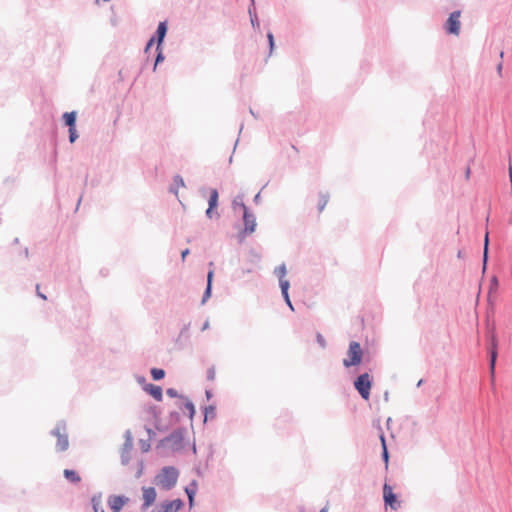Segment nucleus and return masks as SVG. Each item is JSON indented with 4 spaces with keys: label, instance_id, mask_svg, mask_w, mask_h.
I'll return each instance as SVG.
<instances>
[{
    "label": "nucleus",
    "instance_id": "obj_1",
    "mask_svg": "<svg viewBox=\"0 0 512 512\" xmlns=\"http://www.w3.org/2000/svg\"><path fill=\"white\" fill-rule=\"evenodd\" d=\"M186 428L178 427L169 435L159 440L155 449L160 456H166L168 451L173 453L180 452L184 447V436Z\"/></svg>",
    "mask_w": 512,
    "mask_h": 512
},
{
    "label": "nucleus",
    "instance_id": "obj_2",
    "mask_svg": "<svg viewBox=\"0 0 512 512\" xmlns=\"http://www.w3.org/2000/svg\"><path fill=\"white\" fill-rule=\"evenodd\" d=\"M179 477V471L174 466H165L157 474L155 480L156 484L162 489L169 491L174 488L177 484Z\"/></svg>",
    "mask_w": 512,
    "mask_h": 512
},
{
    "label": "nucleus",
    "instance_id": "obj_3",
    "mask_svg": "<svg viewBox=\"0 0 512 512\" xmlns=\"http://www.w3.org/2000/svg\"><path fill=\"white\" fill-rule=\"evenodd\" d=\"M486 339L488 342L487 349L489 354V369L493 376L495 373V366L498 357V338L494 326L489 328Z\"/></svg>",
    "mask_w": 512,
    "mask_h": 512
},
{
    "label": "nucleus",
    "instance_id": "obj_4",
    "mask_svg": "<svg viewBox=\"0 0 512 512\" xmlns=\"http://www.w3.org/2000/svg\"><path fill=\"white\" fill-rule=\"evenodd\" d=\"M347 358L343 359V365L345 368H350L352 366H358L362 363L363 360V350L361 345L357 341H351L349 343Z\"/></svg>",
    "mask_w": 512,
    "mask_h": 512
},
{
    "label": "nucleus",
    "instance_id": "obj_5",
    "mask_svg": "<svg viewBox=\"0 0 512 512\" xmlns=\"http://www.w3.org/2000/svg\"><path fill=\"white\" fill-rule=\"evenodd\" d=\"M50 434L57 438L56 451L64 452L69 447L68 434L66 431V422L60 420L56 423V426L51 430Z\"/></svg>",
    "mask_w": 512,
    "mask_h": 512
},
{
    "label": "nucleus",
    "instance_id": "obj_6",
    "mask_svg": "<svg viewBox=\"0 0 512 512\" xmlns=\"http://www.w3.org/2000/svg\"><path fill=\"white\" fill-rule=\"evenodd\" d=\"M373 379L368 372L358 375L353 384L362 399L369 400Z\"/></svg>",
    "mask_w": 512,
    "mask_h": 512
},
{
    "label": "nucleus",
    "instance_id": "obj_7",
    "mask_svg": "<svg viewBox=\"0 0 512 512\" xmlns=\"http://www.w3.org/2000/svg\"><path fill=\"white\" fill-rule=\"evenodd\" d=\"M232 209L235 215L241 216L243 218L244 224H254L255 217L251 214L244 204L243 197L237 196L234 198L232 202Z\"/></svg>",
    "mask_w": 512,
    "mask_h": 512
},
{
    "label": "nucleus",
    "instance_id": "obj_8",
    "mask_svg": "<svg viewBox=\"0 0 512 512\" xmlns=\"http://www.w3.org/2000/svg\"><path fill=\"white\" fill-rule=\"evenodd\" d=\"M460 11H454L450 14L446 24L445 29L446 32L453 35H459L461 22H460Z\"/></svg>",
    "mask_w": 512,
    "mask_h": 512
},
{
    "label": "nucleus",
    "instance_id": "obj_9",
    "mask_svg": "<svg viewBox=\"0 0 512 512\" xmlns=\"http://www.w3.org/2000/svg\"><path fill=\"white\" fill-rule=\"evenodd\" d=\"M383 498L385 505L389 506L392 510H397L400 507L397 495L392 491V487L386 483L383 486Z\"/></svg>",
    "mask_w": 512,
    "mask_h": 512
},
{
    "label": "nucleus",
    "instance_id": "obj_10",
    "mask_svg": "<svg viewBox=\"0 0 512 512\" xmlns=\"http://www.w3.org/2000/svg\"><path fill=\"white\" fill-rule=\"evenodd\" d=\"M128 501L129 498L125 495H110L107 503L112 512H121Z\"/></svg>",
    "mask_w": 512,
    "mask_h": 512
},
{
    "label": "nucleus",
    "instance_id": "obj_11",
    "mask_svg": "<svg viewBox=\"0 0 512 512\" xmlns=\"http://www.w3.org/2000/svg\"><path fill=\"white\" fill-rule=\"evenodd\" d=\"M156 490L154 487H144L143 488V504L141 506L142 510L150 507L156 500Z\"/></svg>",
    "mask_w": 512,
    "mask_h": 512
},
{
    "label": "nucleus",
    "instance_id": "obj_12",
    "mask_svg": "<svg viewBox=\"0 0 512 512\" xmlns=\"http://www.w3.org/2000/svg\"><path fill=\"white\" fill-rule=\"evenodd\" d=\"M163 512H178L184 506V501L180 498L174 500H166L162 502Z\"/></svg>",
    "mask_w": 512,
    "mask_h": 512
},
{
    "label": "nucleus",
    "instance_id": "obj_13",
    "mask_svg": "<svg viewBox=\"0 0 512 512\" xmlns=\"http://www.w3.org/2000/svg\"><path fill=\"white\" fill-rule=\"evenodd\" d=\"M143 390L151 395L156 401H162L163 390L161 386L148 383L143 386Z\"/></svg>",
    "mask_w": 512,
    "mask_h": 512
},
{
    "label": "nucleus",
    "instance_id": "obj_14",
    "mask_svg": "<svg viewBox=\"0 0 512 512\" xmlns=\"http://www.w3.org/2000/svg\"><path fill=\"white\" fill-rule=\"evenodd\" d=\"M218 197H219L218 191L216 189H212L210 191L209 200H208L209 207L206 211V214L210 219H213L214 213L217 214L214 210L218 205Z\"/></svg>",
    "mask_w": 512,
    "mask_h": 512
},
{
    "label": "nucleus",
    "instance_id": "obj_15",
    "mask_svg": "<svg viewBox=\"0 0 512 512\" xmlns=\"http://www.w3.org/2000/svg\"><path fill=\"white\" fill-rule=\"evenodd\" d=\"M379 429H380V431H382L381 427H379ZM380 441H381V449H382L381 457H382L383 462L385 463V467L388 468L389 451H388V447H387V443H386V438H385L383 432L380 433Z\"/></svg>",
    "mask_w": 512,
    "mask_h": 512
},
{
    "label": "nucleus",
    "instance_id": "obj_16",
    "mask_svg": "<svg viewBox=\"0 0 512 512\" xmlns=\"http://www.w3.org/2000/svg\"><path fill=\"white\" fill-rule=\"evenodd\" d=\"M91 505L94 512H105L102 508V493L97 492L91 497Z\"/></svg>",
    "mask_w": 512,
    "mask_h": 512
},
{
    "label": "nucleus",
    "instance_id": "obj_17",
    "mask_svg": "<svg viewBox=\"0 0 512 512\" xmlns=\"http://www.w3.org/2000/svg\"><path fill=\"white\" fill-rule=\"evenodd\" d=\"M64 478L74 484H77L81 481L80 475L73 469H65L63 471Z\"/></svg>",
    "mask_w": 512,
    "mask_h": 512
},
{
    "label": "nucleus",
    "instance_id": "obj_18",
    "mask_svg": "<svg viewBox=\"0 0 512 512\" xmlns=\"http://www.w3.org/2000/svg\"><path fill=\"white\" fill-rule=\"evenodd\" d=\"M184 400L185 402L183 404H179L178 407L179 409H186L188 411V417L190 418V420H192L196 413L195 405L187 397Z\"/></svg>",
    "mask_w": 512,
    "mask_h": 512
},
{
    "label": "nucleus",
    "instance_id": "obj_19",
    "mask_svg": "<svg viewBox=\"0 0 512 512\" xmlns=\"http://www.w3.org/2000/svg\"><path fill=\"white\" fill-rule=\"evenodd\" d=\"M257 226H243V229L237 234V240L239 244H242L245 238L254 233Z\"/></svg>",
    "mask_w": 512,
    "mask_h": 512
},
{
    "label": "nucleus",
    "instance_id": "obj_20",
    "mask_svg": "<svg viewBox=\"0 0 512 512\" xmlns=\"http://www.w3.org/2000/svg\"><path fill=\"white\" fill-rule=\"evenodd\" d=\"M488 252H489V231H485L484 238V249H483V270L486 269V265L488 262Z\"/></svg>",
    "mask_w": 512,
    "mask_h": 512
},
{
    "label": "nucleus",
    "instance_id": "obj_21",
    "mask_svg": "<svg viewBox=\"0 0 512 512\" xmlns=\"http://www.w3.org/2000/svg\"><path fill=\"white\" fill-rule=\"evenodd\" d=\"M204 414V423H206L209 419H213L216 417V406L208 405L203 408Z\"/></svg>",
    "mask_w": 512,
    "mask_h": 512
},
{
    "label": "nucleus",
    "instance_id": "obj_22",
    "mask_svg": "<svg viewBox=\"0 0 512 512\" xmlns=\"http://www.w3.org/2000/svg\"><path fill=\"white\" fill-rule=\"evenodd\" d=\"M63 120L65 122V124L67 126H69V128H74L75 127V122H76V112H66L63 114Z\"/></svg>",
    "mask_w": 512,
    "mask_h": 512
},
{
    "label": "nucleus",
    "instance_id": "obj_23",
    "mask_svg": "<svg viewBox=\"0 0 512 512\" xmlns=\"http://www.w3.org/2000/svg\"><path fill=\"white\" fill-rule=\"evenodd\" d=\"M151 377L154 381H160L165 377V370L162 368H151L150 370Z\"/></svg>",
    "mask_w": 512,
    "mask_h": 512
},
{
    "label": "nucleus",
    "instance_id": "obj_24",
    "mask_svg": "<svg viewBox=\"0 0 512 512\" xmlns=\"http://www.w3.org/2000/svg\"><path fill=\"white\" fill-rule=\"evenodd\" d=\"M167 32V25L166 22H160L157 28V35H158V46L161 45L165 35Z\"/></svg>",
    "mask_w": 512,
    "mask_h": 512
},
{
    "label": "nucleus",
    "instance_id": "obj_25",
    "mask_svg": "<svg viewBox=\"0 0 512 512\" xmlns=\"http://www.w3.org/2000/svg\"><path fill=\"white\" fill-rule=\"evenodd\" d=\"M328 201H329L328 193H323L322 192V193L319 194L317 205H318V210L320 212L324 210V208L327 205Z\"/></svg>",
    "mask_w": 512,
    "mask_h": 512
},
{
    "label": "nucleus",
    "instance_id": "obj_26",
    "mask_svg": "<svg viewBox=\"0 0 512 512\" xmlns=\"http://www.w3.org/2000/svg\"><path fill=\"white\" fill-rule=\"evenodd\" d=\"M198 489V483L196 480H192L189 485L185 487V493L188 496H195Z\"/></svg>",
    "mask_w": 512,
    "mask_h": 512
},
{
    "label": "nucleus",
    "instance_id": "obj_27",
    "mask_svg": "<svg viewBox=\"0 0 512 512\" xmlns=\"http://www.w3.org/2000/svg\"><path fill=\"white\" fill-rule=\"evenodd\" d=\"M185 185H184V180L181 176L177 175L174 177V184L173 186L171 187V191L175 194L178 193V190L180 188H183Z\"/></svg>",
    "mask_w": 512,
    "mask_h": 512
},
{
    "label": "nucleus",
    "instance_id": "obj_28",
    "mask_svg": "<svg viewBox=\"0 0 512 512\" xmlns=\"http://www.w3.org/2000/svg\"><path fill=\"white\" fill-rule=\"evenodd\" d=\"M131 450L132 449L126 448L125 444H123L122 451H121V464L122 465H127L130 462V452H131Z\"/></svg>",
    "mask_w": 512,
    "mask_h": 512
},
{
    "label": "nucleus",
    "instance_id": "obj_29",
    "mask_svg": "<svg viewBox=\"0 0 512 512\" xmlns=\"http://www.w3.org/2000/svg\"><path fill=\"white\" fill-rule=\"evenodd\" d=\"M286 274H287V268H286V264L285 263H282L281 265H279L278 267H276L274 269V275L278 279L285 278Z\"/></svg>",
    "mask_w": 512,
    "mask_h": 512
},
{
    "label": "nucleus",
    "instance_id": "obj_30",
    "mask_svg": "<svg viewBox=\"0 0 512 512\" xmlns=\"http://www.w3.org/2000/svg\"><path fill=\"white\" fill-rule=\"evenodd\" d=\"M279 280V286L281 289V294H287L289 293L290 288V282L286 278L278 279Z\"/></svg>",
    "mask_w": 512,
    "mask_h": 512
},
{
    "label": "nucleus",
    "instance_id": "obj_31",
    "mask_svg": "<svg viewBox=\"0 0 512 512\" xmlns=\"http://www.w3.org/2000/svg\"><path fill=\"white\" fill-rule=\"evenodd\" d=\"M124 438H125V441H124L125 447L128 449H132L133 448V437H132V433L130 430L125 431Z\"/></svg>",
    "mask_w": 512,
    "mask_h": 512
},
{
    "label": "nucleus",
    "instance_id": "obj_32",
    "mask_svg": "<svg viewBox=\"0 0 512 512\" xmlns=\"http://www.w3.org/2000/svg\"><path fill=\"white\" fill-rule=\"evenodd\" d=\"M181 415L177 411H171L169 413V425H174L180 422Z\"/></svg>",
    "mask_w": 512,
    "mask_h": 512
},
{
    "label": "nucleus",
    "instance_id": "obj_33",
    "mask_svg": "<svg viewBox=\"0 0 512 512\" xmlns=\"http://www.w3.org/2000/svg\"><path fill=\"white\" fill-rule=\"evenodd\" d=\"M189 328H190V323L188 324H185L181 331H180V334L176 340V342H180V340L184 337L185 339H188L189 338Z\"/></svg>",
    "mask_w": 512,
    "mask_h": 512
},
{
    "label": "nucleus",
    "instance_id": "obj_34",
    "mask_svg": "<svg viewBox=\"0 0 512 512\" xmlns=\"http://www.w3.org/2000/svg\"><path fill=\"white\" fill-rule=\"evenodd\" d=\"M166 394L171 398L186 399V396L179 394L178 391L174 388H168L166 390Z\"/></svg>",
    "mask_w": 512,
    "mask_h": 512
},
{
    "label": "nucleus",
    "instance_id": "obj_35",
    "mask_svg": "<svg viewBox=\"0 0 512 512\" xmlns=\"http://www.w3.org/2000/svg\"><path fill=\"white\" fill-rule=\"evenodd\" d=\"M211 294H212V286L206 285V288L204 290L202 300H201L202 305L205 304L206 301L211 297Z\"/></svg>",
    "mask_w": 512,
    "mask_h": 512
},
{
    "label": "nucleus",
    "instance_id": "obj_36",
    "mask_svg": "<svg viewBox=\"0 0 512 512\" xmlns=\"http://www.w3.org/2000/svg\"><path fill=\"white\" fill-rule=\"evenodd\" d=\"M498 286H499L498 278L496 276H493L490 280L489 293L497 291Z\"/></svg>",
    "mask_w": 512,
    "mask_h": 512
},
{
    "label": "nucleus",
    "instance_id": "obj_37",
    "mask_svg": "<svg viewBox=\"0 0 512 512\" xmlns=\"http://www.w3.org/2000/svg\"><path fill=\"white\" fill-rule=\"evenodd\" d=\"M140 448L143 453H147L151 449L150 440H140Z\"/></svg>",
    "mask_w": 512,
    "mask_h": 512
},
{
    "label": "nucleus",
    "instance_id": "obj_38",
    "mask_svg": "<svg viewBox=\"0 0 512 512\" xmlns=\"http://www.w3.org/2000/svg\"><path fill=\"white\" fill-rule=\"evenodd\" d=\"M316 341L321 348H323V349L326 348V346H327L326 340L323 337V335L319 332L316 334Z\"/></svg>",
    "mask_w": 512,
    "mask_h": 512
},
{
    "label": "nucleus",
    "instance_id": "obj_39",
    "mask_svg": "<svg viewBox=\"0 0 512 512\" xmlns=\"http://www.w3.org/2000/svg\"><path fill=\"white\" fill-rule=\"evenodd\" d=\"M78 138V134L76 132L75 127L69 128V140L71 143L75 142V140Z\"/></svg>",
    "mask_w": 512,
    "mask_h": 512
},
{
    "label": "nucleus",
    "instance_id": "obj_40",
    "mask_svg": "<svg viewBox=\"0 0 512 512\" xmlns=\"http://www.w3.org/2000/svg\"><path fill=\"white\" fill-rule=\"evenodd\" d=\"M282 297L286 303V305L290 308L291 311H294V306L291 302V299H290V296H289V293L287 294H282Z\"/></svg>",
    "mask_w": 512,
    "mask_h": 512
},
{
    "label": "nucleus",
    "instance_id": "obj_41",
    "mask_svg": "<svg viewBox=\"0 0 512 512\" xmlns=\"http://www.w3.org/2000/svg\"><path fill=\"white\" fill-rule=\"evenodd\" d=\"M215 379V368L212 366L207 370V380L213 381Z\"/></svg>",
    "mask_w": 512,
    "mask_h": 512
},
{
    "label": "nucleus",
    "instance_id": "obj_42",
    "mask_svg": "<svg viewBox=\"0 0 512 512\" xmlns=\"http://www.w3.org/2000/svg\"><path fill=\"white\" fill-rule=\"evenodd\" d=\"M213 278H214V269H209V271L207 273V285L212 286Z\"/></svg>",
    "mask_w": 512,
    "mask_h": 512
},
{
    "label": "nucleus",
    "instance_id": "obj_43",
    "mask_svg": "<svg viewBox=\"0 0 512 512\" xmlns=\"http://www.w3.org/2000/svg\"><path fill=\"white\" fill-rule=\"evenodd\" d=\"M146 432H147V434H148V436H149V439H148V440H151V439H152V438H154V437H155V435H156V433L154 432V430H153V429H151V428H148V427L146 428Z\"/></svg>",
    "mask_w": 512,
    "mask_h": 512
},
{
    "label": "nucleus",
    "instance_id": "obj_44",
    "mask_svg": "<svg viewBox=\"0 0 512 512\" xmlns=\"http://www.w3.org/2000/svg\"><path fill=\"white\" fill-rule=\"evenodd\" d=\"M195 504V496H188V505H189V508H193Z\"/></svg>",
    "mask_w": 512,
    "mask_h": 512
},
{
    "label": "nucleus",
    "instance_id": "obj_45",
    "mask_svg": "<svg viewBox=\"0 0 512 512\" xmlns=\"http://www.w3.org/2000/svg\"><path fill=\"white\" fill-rule=\"evenodd\" d=\"M190 253V250L188 248L184 249L182 252H181V259L182 261L184 262L185 261V258L186 256Z\"/></svg>",
    "mask_w": 512,
    "mask_h": 512
},
{
    "label": "nucleus",
    "instance_id": "obj_46",
    "mask_svg": "<svg viewBox=\"0 0 512 512\" xmlns=\"http://www.w3.org/2000/svg\"><path fill=\"white\" fill-rule=\"evenodd\" d=\"M20 254L23 255L26 259L29 257V250L27 247L23 248L21 251H20Z\"/></svg>",
    "mask_w": 512,
    "mask_h": 512
},
{
    "label": "nucleus",
    "instance_id": "obj_47",
    "mask_svg": "<svg viewBox=\"0 0 512 512\" xmlns=\"http://www.w3.org/2000/svg\"><path fill=\"white\" fill-rule=\"evenodd\" d=\"M36 291H37V296H38V297H40V298H42V299H44V300H46V299H47L46 295H45V294H43V293H41V292L39 291V285H38V284L36 285Z\"/></svg>",
    "mask_w": 512,
    "mask_h": 512
},
{
    "label": "nucleus",
    "instance_id": "obj_48",
    "mask_svg": "<svg viewBox=\"0 0 512 512\" xmlns=\"http://www.w3.org/2000/svg\"><path fill=\"white\" fill-rule=\"evenodd\" d=\"M155 427L160 432L166 431L168 429V425L167 426H161L159 424H156Z\"/></svg>",
    "mask_w": 512,
    "mask_h": 512
},
{
    "label": "nucleus",
    "instance_id": "obj_49",
    "mask_svg": "<svg viewBox=\"0 0 512 512\" xmlns=\"http://www.w3.org/2000/svg\"><path fill=\"white\" fill-rule=\"evenodd\" d=\"M268 39H269V43H270V48L272 49L273 46H274V39H273V35L272 33H268Z\"/></svg>",
    "mask_w": 512,
    "mask_h": 512
},
{
    "label": "nucleus",
    "instance_id": "obj_50",
    "mask_svg": "<svg viewBox=\"0 0 512 512\" xmlns=\"http://www.w3.org/2000/svg\"><path fill=\"white\" fill-rule=\"evenodd\" d=\"M209 326H210V324H209V320H206V321L203 323L201 330H202V331H205V330H207V329L209 328Z\"/></svg>",
    "mask_w": 512,
    "mask_h": 512
},
{
    "label": "nucleus",
    "instance_id": "obj_51",
    "mask_svg": "<svg viewBox=\"0 0 512 512\" xmlns=\"http://www.w3.org/2000/svg\"><path fill=\"white\" fill-rule=\"evenodd\" d=\"M508 171H509V178H510V183H511V188H512V166H511V164H509Z\"/></svg>",
    "mask_w": 512,
    "mask_h": 512
},
{
    "label": "nucleus",
    "instance_id": "obj_52",
    "mask_svg": "<svg viewBox=\"0 0 512 512\" xmlns=\"http://www.w3.org/2000/svg\"><path fill=\"white\" fill-rule=\"evenodd\" d=\"M250 253L252 255V258H254L256 261L260 260V256L256 253H254L253 250H251Z\"/></svg>",
    "mask_w": 512,
    "mask_h": 512
},
{
    "label": "nucleus",
    "instance_id": "obj_53",
    "mask_svg": "<svg viewBox=\"0 0 512 512\" xmlns=\"http://www.w3.org/2000/svg\"><path fill=\"white\" fill-rule=\"evenodd\" d=\"M205 395H206V398H207L208 400H209V399H211V397H212V391H211V390H206V391H205Z\"/></svg>",
    "mask_w": 512,
    "mask_h": 512
},
{
    "label": "nucleus",
    "instance_id": "obj_54",
    "mask_svg": "<svg viewBox=\"0 0 512 512\" xmlns=\"http://www.w3.org/2000/svg\"><path fill=\"white\" fill-rule=\"evenodd\" d=\"M137 380H138V382H139L140 384H141V383H145V382H146V379H145V377H144V376H138V377H137Z\"/></svg>",
    "mask_w": 512,
    "mask_h": 512
},
{
    "label": "nucleus",
    "instance_id": "obj_55",
    "mask_svg": "<svg viewBox=\"0 0 512 512\" xmlns=\"http://www.w3.org/2000/svg\"><path fill=\"white\" fill-rule=\"evenodd\" d=\"M154 39H150V41L147 44L146 50L150 49V47L153 45Z\"/></svg>",
    "mask_w": 512,
    "mask_h": 512
},
{
    "label": "nucleus",
    "instance_id": "obj_56",
    "mask_svg": "<svg viewBox=\"0 0 512 512\" xmlns=\"http://www.w3.org/2000/svg\"><path fill=\"white\" fill-rule=\"evenodd\" d=\"M152 413H153V415H154L155 419H157V417H158V416H157V410H156V407H153V408H152Z\"/></svg>",
    "mask_w": 512,
    "mask_h": 512
},
{
    "label": "nucleus",
    "instance_id": "obj_57",
    "mask_svg": "<svg viewBox=\"0 0 512 512\" xmlns=\"http://www.w3.org/2000/svg\"><path fill=\"white\" fill-rule=\"evenodd\" d=\"M151 512H163L162 506L160 508H155Z\"/></svg>",
    "mask_w": 512,
    "mask_h": 512
},
{
    "label": "nucleus",
    "instance_id": "obj_58",
    "mask_svg": "<svg viewBox=\"0 0 512 512\" xmlns=\"http://www.w3.org/2000/svg\"><path fill=\"white\" fill-rule=\"evenodd\" d=\"M423 382H424V380H423V379H420V380L418 381V383H417V387L422 386Z\"/></svg>",
    "mask_w": 512,
    "mask_h": 512
},
{
    "label": "nucleus",
    "instance_id": "obj_59",
    "mask_svg": "<svg viewBox=\"0 0 512 512\" xmlns=\"http://www.w3.org/2000/svg\"><path fill=\"white\" fill-rule=\"evenodd\" d=\"M498 73L500 74L502 71V64L500 63L497 67Z\"/></svg>",
    "mask_w": 512,
    "mask_h": 512
},
{
    "label": "nucleus",
    "instance_id": "obj_60",
    "mask_svg": "<svg viewBox=\"0 0 512 512\" xmlns=\"http://www.w3.org/2000/svg\"><path fill=\"white\" fill-rule=\"evenodd\" d=\"M391 421H392V419H391V417H389V418L387 419V421H386V424H387V426H388V427H389V425L391 424Z\"/></svg>",
    "mask_w": 512,
    "mask_h": 512
},
{
    "label": "nucleus",
    "instance_id": "obj_61",
    "mask_svg": "<svg viewBox=\"0 0 512 512\" xmlns=\"http://www.w3.org/2000/svg\"><path fill=\"white\" fill-rule=\"evenodd\" d=\"M196 451H197V449H196V445H195V444H193V446H192V452H193L194 454H196Z\"/></svg>",
    "mask_w": 512,
    "mask_h": 512
},
{
    "label": "nucleus",
    "instance_id": "obj_62",
    "mask_svg": "<svg viewBox=\"0 0 512 512\" xmlns=\"http://www.w3.org/2000/svg\"><path fill=\"white\" fill-rule=\"evenodd\" d=\"M18 243H19V238H17V237H16V238H14V239H13V244H18Z\"/></svg>",
    "mask_w": 512,
    "mask_h": 512
},
{
    "label": "nucleus",
    "instance_id": "obj_63",
    "mask_svg": "<svg viewBox=\"0 0 512 512\" xmlns=\"http://www.w3.org/2000/svg\"><path fill=\"white\" fill-rule=\"evenodd\" d=\"M328 511V508L327 507H323L322 509H320L319 512H327Z\"/></svg>",
    "mask_w": 512,
    "mask_h": 512
},
{
    "label": "nucleus",
    "instance_id": "obj_64",
    "mask_svg": "<svg viewBox=\"0 0 512 512\" xmlns=\"http://www.w3.org/2000/svg\"><path fill=\"white\" fill-rule=\"evenodd\" d=\"M208 266H209L210 269H213L214 263L213 262H209Z\"/></svg>",
    "mask_w": 512,
    "mask_h": 512
}]
</instances>
